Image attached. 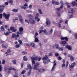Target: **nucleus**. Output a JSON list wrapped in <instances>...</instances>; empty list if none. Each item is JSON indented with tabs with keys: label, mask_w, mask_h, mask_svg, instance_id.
Returning a JSON list of instances; mask_svg holds the SVG:
<instances>
[{
	"label": "nucleus",
	"mask_w": 77,
	"mask_h": 77,
	"mask_svg": "<svg viewBox=\"0 0 77 77\" xmlns=\"http://www.w3.org/2000/svg\"><path fill=\"white\" fill-rule=\"evenodd\" d=\"M42 60H43L44 64H48V62H50V60L48 59V57L47 55H45V57L43 58Z\"/></svg>",
	"instance_id": "nucleus-1"
},
{
	"label": "nucleus",
	"mask_w": 77,
	"mask_h": 77,
	"mask_svg": "<svg viewBox=\"0 0 77 77\" xmlns=\"http://www.w3.org/2000/svg\"><path fill=\"white\" fill-rule=\"evenodd\" d=\"M33 57H31V59L32 60V65L33 64H35V61L34 60H38V57L37 56H36L35 55V54H34L33 56Z\"/></svg>",
	"instance_id": "nucleus-2"
},
{
	"label": "nucleus",
	"mask_w": 77,
	"mask_h": 77,
	"mask_svg": "<svg viewBox=\"0 0 77 77\" xmlns=\"http://www.w3.org/2000/svg\"><path fill=\"white\" fill-rule=\"evenodd\" d=\"M3 16L5 18V19L6 20H8L9 18V17H10V14H6L5 13H3Z\"/></svg>",
	"instance_id": "nucleus-3"
},
{
	"label": "nucleus",
	"mask_w": 77,
	"mask_h": 77,
	"mask_svg": "<svg viewBox=\"0 0 77 77\" xmlns=\"http://www.w3.org/2000/svg\"><path fill=\"white\" fill-rule=\"evenodd\" d=\"M19 32H17V34H19L20 35H22L23 34V28L22 27H20L19 28Z\"/></svg>",
	"instance_id": "nucleus-4"
},
{
	"label": "nucleus",
	"mask_w": 77,
	"mask_h": 77,
	"mask_svg": "<svg viewBox=\"0 0 77 77\" xmlns=\"http://www.w3.org/2000/svg\"><path fill=\"white\" fill-rule=\"evenodd\" d=\"M38 32H39V33L40 34V33H42V32H44V33H45V35H48V34L47 32V31H46V30L45 29L44 30H40V31H39Z\"/></svg>",
	"instance_id": "nucleus-5"
},
{
	"label": "nucleus",
	"mask_w": 77,
	"mask_h": 77,
	"mask_svg": "<svg viewBox=\"0 0 77 77\" xmlns=\"http://www.w3.org/2000/svg\"><path fill=\"white\" fill-rule=\"evenodd\" d=\"M18 17L20 22L21 23V24H23V23H24V22H23V19L22 18L21 16V15H19Z\"/></svg>",
	"instance_id": "nucleus-6"
},
{
	"label": "nucleus",
	"mask_w": 77,
	"mask_h": 77,
	"mask_svg": "<svg viewBox=\"0 0 77 77\" xmlns=\"http://www.w3.org/2000/svg\"><path fill=\"white\" fill-rule=\"evenodd\" d=\"M39 63H36L34 65L33 68L34 69H35V70H38V68H37V67L38 66H39Z\"/></svg>",
	"instance_id": "nucleus-7"
},
{
	"label": "nucleus",
	"mask_w": 77,
	"mask_h": 77,
	"mask_svg": "<svg viewBox=\"0 0 77 77\" xmlns=\"http://www.w3.org/2000/svg\"><path fill=\"white\" fill-rule=\"evenodd\" d=\"M5 5H0V8H1L0 9V13L2 12H3V8H5Z\"/></svg>",
	"instance_id": "nucleus-8"
},
{
	"label": "nucleus",
	"mask_w": 77,
	"mask_h": 77,
	"mask_svg": "<svg viewBox=\"0 0 77 77\" xmlns=\"http://www.w3.org/2000/svg\"><path fill=\"white\" fill-rule=\"evenodd\" d=\"M29 21L31 24H34L35 23V21L33 20L31 18L30 19Z\"/></svg>",
	"instance_id": "nucleus-9"
},
{
	"label": "nucleus",
	"mask_w": 77,
	"mask_h": 77,
	"mask_svg": "<svg viewBox=\"0 0 77 77\" xmlns=\"http://www.w3.org/2000/svg\"><path fill=\"white\" fill-rule=\"evenodd\" d=\"M75 63L74 62L71 64V65L69 66V67L70 68H73L75 66Z\"/></svg>",
	"instance_id": "nucleus-10"
},
{
	"label": "nucleus",
	"mask_w": 77,
	"mask_h": 77,
	"mask_svg": "<svg viewBox=\"0 0 77 77\" xmlns=\"http://www.w3.org/2000/svg\"><path fill=\"white\" fill-rule=\"evenodd\" d=\"M52 3L53 5H59L60 3L59 2H56L54 1L53 0L52 1Z\"/></svg>",
	"instance_id": "nucleus-11"
},
{
	"label": "nucleus",
	"mask_w": 77,
	"mask_h": 77,
	"mask_svg": "<svg viewBox=\"0 0 77 77\" xmlns=\"http://www.w3.org/2000/svg\"><path fill=\"white\" fill-rule=\"evenodd\" d=\"M17 35H16L14 33L12 34V38H17L19 36V34H17Z\"/></svg>",
	"instance_id": "nucleus-12"
},
{
	"label": "nucleus",
	"mask_w": 77,
	"mask_h": 77,
	"mask_svg": "<svg viewBox=\"0 0 77 77\" xmlns=\"http://www.w3.org/2000/svg\"><path fill=\"white\" fill-rule=\"evenodd\" d=\"M45 70L44 69H38V72H43L44 71H45Z\"/></svg>",
	"instance_id": "nucleus-13"
},
{
	"label": "nucleus",
	"mask_w": 77,
	"mask_h": 77,
	"mask_svg": "<svg viewBox=\"0 0 77 77\" xmlns=\"http://www.w3.org/2000/svg\"><path fill=\"white\" fill-rule=\"evenodd\" d=\"M46 20H47L46 22V25H47V26H48V25H50V20H49V19H46Z\"/></svg>",
	"instance_id": "nucleus-14"
},
{
	"label": "nucleus",
	"mask_w": 77,
	"mask_h": 77,
	"mask_svg": "<svg viewBox=\"0 0 77 77\" xmlns=\"http://www.w3.org/2000/svg\"><path fill=\"white\" fill-rule=\"evenodd\" d=\"M56 65H57L56 63H55L54 64L53 67L51 70V71H54V68L55 66H56Z\"/></svg>",
	"instance_id": "nucleus-15"
},
{
	"label": "nucleus",
	"mask_w": 77,
	"mask_h": 77,
	"mask_svg": "<svg viewBox=\"0 0 77 77\" xmlns=\"http://www.w3.org/2000/svg\"><path fill=\"white\" fill-rule=\"evenodd\" d=\"M63 64H62L61 67L62 68H63V67H65V60H63Z\"/></svg>",
	"instance_id": "nucleus-16"
},
{
	"label": "nucleus",
	"mask_w": 77,
	"mask_h": 77,
	"mask_svg": "<svg viewBox=\"0 0 77 77\" xmlns=\"http://www.w3.org/2000/svg\"><path fill=\"white\" fill-rule=\"evenodd\" d=\"M28 68L26 69V70H28V69H32V66H31V65L29 64H28L27 66Z\"/></svg>",
	"instance_id": "nucleus-17"
},
{
	"label": "nucleus",
	"mask_w": 77,
	"mask_h": 77,
	"mask_svg": "<svg viewBox=\"0 0 77 77\" xmlns=\"http://www.w3.org/2000/svg\"><path fill=\"white\" fill-rule=\"evenodd\" d=\"M66 48H67L69 50H71L72 49V48H71V46L68 45H67L66 46Z\"/></svg>",
	"instance_id": "nucleus-18"
},
{
	"label": "nucleus",
	"mask_w": 77,
	"mask_h": 77,
	"mask_svg": "<svg viewBox=\"0 0 77 77\" xmlns=\"http://www.w3.org/2000/svg\"><path fill=\"white\" fill-rule=\"evenodd\" d=\"M68 12H69V13H73V9L71 8V9H69L68 11Z\"/></svg>",
	"instance_id": "nucleus-19"
},
{
	"label": "nucleus",
	"mask_w": 77,
	"mask_h": 77,
	"mask_svg": "<svg viewBox=\"0 0 77 77\" xmlns=\"http://www.w3.org/2000/svg\"><path fill=\"white\" fill-rule=\"evenodd\" d=\"M8 70H9V71H10L11 70H14V71H16V69H15L12 67H10L9 68H8Z\"/></svg>",
	"instance_id": "nucleus-20"
},
{
	"label": "nucleus",
	"mask_w": 77,
	"mask_h": 77,
	"mask_svg": "<svg viewBox=\"0 0 77 77\" xmlns=\"http://www.w3.org/2000/svg\"><path fill=\"white\" fill-rule=\"evenodd\" d=\"M55 45L57 49H58V48H59V46L56 43L55 44Z\"/></svg>",
	"instance_id": "nucleus-21"
},
{
	"label": "nucleus",
	"mask_w": 77,
	"mask_h": 77,
	"mask_svg": "<svg viewBox=\"0 0 77 77\" xmlns=\"http://www.w3.org/2000/svg\"><path fill=\"white\" fill-rule=\"evenodd\" d=\"M70 60H71L72 62V61H74V58L73 56H71Z\"/></svg>",
	"instance_id": "nucleus-22"
},
{
	"label": "nucleus",
	"mask_w": 77,
	"mask_h": 77,
	"mask_svg": "<svg viewBox=\"0 0 77 77\" xmlns=\"http://www.w3.org/2000/svg\"><path fill=\"white\" fill-rule=\"evenodd\" d=\"M66 42V41H63V42H60V43L61 44H65Z\"/></svg>",
	"instance_id": "nucleus-23"
},
{
	"label": "nucleus",
	"mask_w": 77,
	"mask_h": 77,
	"mask_svg": "<svg viewBox=\"0 0 77 77\" xmlns=\"http://www.w3.org/2000/svg\"><path fill=\"white\" fill-rule=\"evenodd\" d=\"M30 45L32 47H34L35 46V44L33 43H31L30 44Z\"/></svg>",
	"instance_id": "nucleus-24"
},
{
	"label": "nucleus",
	"mask_w": 77,
	"mask_h": 77,
	"mask_svg": "<svg viewBox=\"0 0 77 77\" xmlns=\"http://www.w3.org/2000/svg\"><path fill=\"white\" fill-rule=\"evenodd\" d=\"M26 56H25L23 57V60H25V61H27V58H26Z\"/></svg>",
	"instance_id": "nucleus-25"
},
{
	"label": "nucleus",
	"mask_w": 77,
	"mask_h": 77,
	"mask_svg": "<svg viewBox=\"0 0 77 77\" xmlns=\"http://www.w3.org/2000/svg\"><path fill=\"white\" fill-rule=\"evenodd\" d=\"M20 8H21L22 9H27V8L26 7H24L23 6H20Z\"/></svg>",
	"instance_id": "nucleus-26"
},
{
	"label": "nucleus",
	"mask_w": 77,
	"mask_h": 77,
	"mask_svg": "<svg viewBox=\"0 0 77 77\" xmlns=\"http://www.w3.org/2000/svg\"><path fill=\"white\" fill-rule=\"evenodd\" d=\"M20 45L17 44L16 45L15 47L16 48H20Z\"/></svg>",
	"instance_id": "nucleus-27"
},
{
	"label": "nucleus",
	"mask_w": 77,
	"mask_h": 77,
	"mask_svg": "<svg viewBox=\"0 0 77 77\" xmlns=\"http://www.w3.org/2000/svg\"><path fill=\"white\" fill-rule=\"evenodd\" d=\"M31 72H32V70L30 69L29 70V72L27 74L28 75H29L31 74Z\"/></svg>",
	"instance_id": "nucleus-28"
},
{
	"label": "nucleus",
	"mask_w": 77,
	"mask_h": 77,
	"mask_svg": "<svg viewBox=\"0 0 77 77\" xmlns=\"http://www.w3.org/2000/svg\"><path fill=\"white\" fill-rule=\"evenodd\" d=\"M38 16H39V14L38 13L36 14V16H35V19H38Z\"/></svg>",
	"instance_id": "nucleus-29"
},
{
	"label": "nucleus",
	"mask_w": 77,
	"mask_h": 77,
	"mask_svg": "<svg viewBox=\"0 0 77 77\" xmlns=\"http://www.w3.org/2000/svg\"><path fill=\"white\" fill-rule=\"evenodd\" d=\"M72 6H75V5H76V3H75V2H72Z\"/></svg>",
	"instance_id": "nucleus-30"
},
{
	"label": "nucleus",
	"mask_w": 77,
	"mask_h": 77,
	"mask_svg": "<svg viewBox=\"0 0 77 77\" xmlns=\"http://www.w3.org/2000/svg\"><path fill=\"white\" fill-rule=\"evenodd\" d=\"M38 11L40 14H42V11H41V9L38 10Z\"/></svg>",
	"instance_id": "nucleus-31"
},
{
	"label": "nucleus",
	"mask_w": 77,
	"mask_h": 77,
	"mask_svg": "<svg viewBox=\"0 0 77 77\" xmlns=\"http://www.w3.org/2000/svg\"><path fill=\"white\" fill-rule=\"evenodd\" d=\"M38 41H39V40H38V38H35V42H38Z\"/></svg>",
	"instance_id": "nucleus-32"
},
{
	"label": "nucleus",
	"mask_w": 77,
	"mask_h": 77,
	"mask_svg": "<svg viewBox=\"0 0 77 77\" xmlns=\"http://www.w3.org/2000/svg\"><path fill=\"white\" fill-rule=\"evenodd\" d=\"M12 11L14 12H18V10L17 9H14L12 10Z\"/></svg>",
	"instance_id": "nucleus-33"
},
{
	"label": "nucleus",
	"mask_w": 77,
	"mask_h": 77,
	"mask_svg": "<svg viewBox=\"0 0 77 77\" xmlns=\"http://www.w3.org/2000/svg\"><path fill=\"white\" fill-rule=\"evenodd\" d=\"M1 30H2V31H4L5 30V29H4V27H3V26H2L1 28Z\"/></svg>",
	"instance_id": "nucleus-34"
},
{
	"label": "nucleus",
	"mask_w": 77,
	"mask_h": 77,
	"mask_svg": "<svg viewBox=\"0 0 77 77\" xmlns=\"http://www.w3.org/2000/svg\"><path fill=\"white\" fill-rule=\"evenodd\" d=\"M58 50H60V51H63V48H58Z\"/></svg>",
	"instance_id": "nucleus-35"
},
{
	"label": "nucleus",
	"mask_w": 77,
	"mask_h": 77,
	"mask_svg": "<svg viewBox=\"0 0 77 77\" xmlns=\"http://www.w3.org/2000/svg\"><path fill=\"white\" fill-rule=\"evenodd\" d=\"M13 1L12 0H9L8 1V3H12Z\"/></svg>",
	"instance_id": "nucleus-36"
},
{
	"label": "nucleus",
	"mask_w": 77,
	"mask_h": 77,
	"mask_svg": "<svg viewBox=\"0 0 77 77\" xmlns=\"http://www.w3.org/2000/svg\"><path fill=\"white\" fill-rule=\"evenodd\" d=\"M24 65V62H22L21 63V68H23V65Z\"/></svg>",
	"instance_id": "nucleus-37"
},
{
	"label": "nucleus",
	"mask_w": 77,
	"mask_h": 77,
	"mask_svg": "<svg viewBox=\"0 0 77 77\" xmlns=\"http://www.w3.org/2000/svg\"><path fill=\"white\" fill-rule=\"evenodd\" d=\"M25 72H26V70H23L21 74H24Z\"/></svg>",
	"instance_id": "nucleus-38"
},
{
	"label": "nucleus",
	"mask_w": 77,
	"mask_h": 77,
	"mask_svg": "<svg viewBox=\"0 0 77 77\" xmlns=\"http://www.w3.org/2000/svg\"><path fill=\"white\" fill-rule=\"evenodd\" d=\"M75 38L77 39V33H75Z\"/></svg>",
	"instance_id": "nucleus-39"
},
{
	"label": "nucleus",
	"mask_w": 77,
	"mask_h": 77,
	"mask_svg": "<svg viewBox=\"0 0 77 77\" xmlns=\"http://www.w3.org/2000/svg\"><path fill=\"white\" fill-rule=\"evenodd\" d=\"M49 56H53V54L51 53H50L48 54Z\"/></svg>",
	"instance_id": "nucleus-40"
},
{
	"label": "nucleus",
	"mask_w": 77,
	"mask_h": 77,
	"mask_svg": "<svg viewBox=\"0 0 77 77\" xmlns=\"http://www.w3.org/2000/svg\"><path fill=\"white\" fill-rule=\"evenodd\" d=\"M14 28H14V27H10V29L11 30H12L13 31V30H14Z\"/></svg>",
	"instance_id": "nucleus-41"
},
{
	"label": "nucleus",
	"mask_w": 77,
	"mask_h": 77,
	"mask_svg": "<svg viewBox=\"0 0 77 77\" xmlns=\"http://www.w3.org/2000/svg\"><path fill=\"white\" fill-rule=\"evenodd\" d=\"M6 63V61L5 60H2V64H5Z\"/></svg>",
	"instance_id": "nucleus-42"
},
{
	"label": "nucleus",
	"mask_w": 77,
	"mask_h": 77,
	"mask_svg": "<svg viewBox=\"0 0 77 77\" xmlns=\"http://www.w3.org/2000/svg\"><path fill=\"white\" fill-rule=\"evenodd\" d=\"M18 42H19V43L20 44H22V43H23V42H22V41L20 40H18Z\"/></svg>",
	"instance_id": "nucleus-43"
},
{
	"label": "nucleus",
	"mask_w": 77,
	"mask_h": 77,
	"mask_svg": "<svg viewBox=\"0 0 77 77\" xmlns=\"http://www.w3.org/2000/svg\"><path fill=\"white\" fill-rule=\"evenodd\" d=\"M2 69H3V68L2 67V66L0 65V72L2 71Z\"/></svg>",
	"instance_id": "nucleus-44"
},
{
	"label": "nucleus",
	"mask_w": 77,
	"mask_h": 77,
	"mask_svg": "<svg viewBox=\"0 0 77 77\" xmlns=\"http://www.w3.org/2000/svg\"><path fill=\"white\" fill-rule=\"evenodd\" d=\"M6 35V36H7V35H9V32H7L6 33H4Z\"/></svg>",
	"instance_id": "nucleus-45"
},
{
	"label": "nucleus",
	"mask_w": 77,
	"mask_h": 77,
	"mask_svg": "<svg viewBox=\"0 0 77 77\" xmlns=\"http://www.w3.org/2000/svg\"><path fill=\"white\" fill-rule=\"evenodd\" d=\"M64 39H65L66 41H68V38L66 37H64Z\"/></svg>",
	"instance_id": "nucleus-46"
},
{
	"label": "nucleus",
	"mask_w": 77,
	"mask_h": 77,
	"mask_svg": "<svg viewBox=\"0 0 77 77\" xmlns=\"http://www.w3.org/2000/svg\"><path fill=\"white\" fill-rule=\"evenodd\" d=\"M18 20V18L16 17L15 18V19H13V20L14 21V22H15V20Z\"/></svg>",
	"instance_id": "nucleus-47"
},
{
	"label": "nucleus",
	"mask_w": 77,
	"mask_h": 77,
	"mask_svg": "<svg viewBox=\"0 0 77 77\" xmlns=\"http://www.w3.org/2000/svg\"><path fill=\"white\" fill-rule=\"evenodd\" d=\"M27 16L28 18H31L32 17V15L30 14H28Z\"/></svg>",
	"instance_id": "nucleus-48"
},
{
	"label": "nucleus",
	"mask_w": 77,
	"mask_h": 77,
	"mask_svg": "<svg viewBox=\"0 0 77 77\" xmlns=\"http://www.w3.org/2000/svg\"><path fill=\"white\" fill-rule=\"evenodd\" d=\"M60 3L62 5H63V1H61L60 2Z\"/></svg>",
	"instance_id": "nucleus-49"
},
{
	"label": "nucleus",
	"mask_w": 77,
	"mask_h": 77,
	"mask_svg": "<svg viewBox=\"0 0 77 77\" xmlns=\"http://www.w3.org/2000/svg\"><path fill=\"white\" fill-rule=\"evenodd\" d=\"M12 62L13 63H14V64H15L16 63V60H13L12 61Z\"/></svg>",
	"instance_id": "nucleus-50"
},
{
	"label": "nucleus",
	"mask_w": 77,
	"mask_h": 77,
	"mask_svg": "<svg viewBox=\"0 0 77 77\" xmlns=\"http://www.w3.org/2000/svg\"><path fill=\"white\" fill-rule=\"evenodd\" d=\"M17 31V29H15L14 28V29L13 30V32H15Z\"/></svg>",
	"instance_id": "nucleus-51"
},
{
	"label": "nucleus",
	"mask_w": 77,
	"mask_h": 77,
	"mask_svg": "<svg viewBox=\"0 0 77 77\" xmlns=\"http://www.w3.org/2000/svg\"><path fill=\"white\" fill-rule=\"evenodd\" d=\"M2 47L3 48H7V47L4 46V45H2Z\"/></svg>",
	"instance_id": "nucleus-52"
},
{
	"label": "nucleus",
	"mask_w": 77,
	"mask_h": 77,
	"mask_svg": "<svg viewBox=\"0 0 77 77\" xmlns=\"http://www.w3.org/2000/svg\"><path fill=\"white\" fill-rule=\"evenodd\" d=\"M23 54H27V52H22Z\"/></svg>",
	"instance_id": "nucleus-53"
},
{
	"label": "nucleus",
	"mask_w": 77,
	"mask_h": 77,
	"mask_svg": "<svg viewBox=\"0 0 77 77\" xmlns=\"http://www.w3.org/2000/svg\"><path fill=\"white\" fill-rule=\"evenodd\" d=\"M25 21L27 23H28V24H29V21H28L26 19L25 20Z\"/></svg>",
	"instance_id": "nucleus-54"
},
{
	"label": "nucleus",
	"mask_w": 77,
	"mask_h": 77,
	"mask_svg": "<svg viewBox=\"0 0 77 77\" xmlns=\"http://www.w3.org/2000/svg\"><path fill=\"white\" fill-rule=\"evenodd\" d=\"M57 15L59 17H60V13H58Z\"/></svg>",
	"instance_id": "nucleus-55"
},
{
	"label": "nucleus",
	"mask_w": 77,
	"mask_h": 77,
	"mask_svg": "<svg viewBox=\"0 0 77 77\" xmlns=\"http://www.w3.org/2000/svg\"><path fill=\"white\" fill-rule=\"evenodd\" d=\"M32 5H30L29 6V9H31V8H32Z\"/></svg>",
	"instance_id": "nucleus-56"
},
{
	"label": "nucleus",
	"mask_w": 77,
	"mask_h": 77,
	"mask_svg": "<svg viewBox=\"0 0 77 77\" xmlns=\"http://www.w3.org/2000/svg\"><path fill=\"white\" fill-rule=\"evenodd\" d=\"M3 17V15L2 14H0V18H2V17Z\"/></svg>",
	"instance_id": "nucleus-57"
},
{
	"label": "nucleus",
	"mask_w": 77,
	"mask_h": 77,
	"mask_svg": "<svg viewBox=\"0 0 77 77\" xmlns=\"http://www.w3.org/2000/svg\"><path fill=\"white\" fill-rule=\"evenodd\" d=\"M61 39L62 41H63V40H64V39H65V37L61 38Z\"/></svg>",
	"instance_id": "nucleus-58"
},
{
	"label": "nucleus",
	"mask_w": 77,
	"mask_h": 77,
	"mask_svg": "<svg viewBox=\"0 0 77 77\" xmlns=\"http://www.w3.org/2000/svg\"><path fill=\"white\" fill-rule=\"evenodd\" d=\"M7 51H8V53H10L11 52V50H10L9 49H8L7 50Z\"/></svg>",
	"instance_id": "nucleus-59"
},
{
	"label": "nucleus",
	"mask_w": 77,
	"mask_h": 77,
	"mask_svg": "<svg viewBox=\"0 0 77 77\" xmlns=\"http://www.w3.org/2000/svg\"><path fill=\"white\" fill-rule=\"evenodd\" d=\"M57 11H58V12H59L60 11V8H57Z\"/></svg>",
	"instance_id": "nucleus-60"
},
{
	"label": "nucleus",
	"mask_w": 77,
	"mask_h": 77,
	"mask_svg": "<svg viewBox=\"0 0 77 77\" xmlns=\"http://www.w3.org/2000/svg\"><path fill=\"white\" fill-rule=\"evenodd\" d=\"M58 59L59 60H61L62 59V57H58Z\"/></svg>",
	"instance_id": "nucleus-61"
},
{
	"label": "nucleus",
	"mask_w": 77,
	"mask_h": 77,
	"mask_svg": "<svg viewBox=\"0 0 77 77\" xmlns=\"http://www.w3.org/2000/svg\"><path fill=\"white\" fill-rule=\"evenodd\" d=\"M61 25V24H60V23H58V27H61V26H60V25Z\"/></svg>",
	"instance_id": "nucleus-62"
},
{
	"label": "nucleus",
	"mask_w": 77,
	"mask_h": 77,
	"mask_svg": "<svg viewBox=\"0 0 77 77\" xmlns=\"http://www.w3.org/2000/svg\"><path fill=\"white\" fill-rule=\"evenodd\" d=\"M67 6L68 8H71V6H70L69 5V4H67Z\"/></svg>",
	"instance_id": "nucleus-63"
},
{
	"label": "nucleus",
	"mask_w": 77,
	"mask_h": 77,
	"mask_svg": "<svg viewBox=\"0 0 77 77\" xmlns=\"http://www.w3.org/2000/svg\"><path fill=\"white\" fill-rule=\"evenodd\" d=\"M68 20H66L65 22V24H67V23H68Z\"/></svg>",
	"instance_id": "nucleus-64"
}]
</instances>
